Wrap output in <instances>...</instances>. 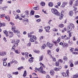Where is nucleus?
I'll return each mask as SVG.
<instances>
[{"instance_id": "nucleus-14", "label": "nucleus", "mask_w": 78, "mask_h": 78, "mask_svg": "<svg viewBox=\"0 0 78 78\" xmlns=\"http://www.w3.org/2000/svg\"><path fill=\"white\" fill-rule=\"evenodd\" d=\"M53 3L52 2H50L48 3V5L50 7H52V6H53Z\"/></svg>"}, {"instance_id": "nucleus-9", "label": "nucleus", "mask_w": 78, "mask_h": 78, "mask_svg": "<svg viewBox=\"0 0 78 78\" xmlns=\"http://www.w3.org/2000/svg\"><path fill=\"white\" fill-rule=\"evenodd\" d=\"M44 59V55H41L39 57V61H42Z\"/></svg>"}, {"instance_id": "nucleus-26", "label": "nucleus", "mask_w": 78, "mask_h": 78, "mask_svg": "<svg viewBox=\"0 0 78 78\" xmlns=\"http://www.w3.org/2000/svg\"><path fill=\"white\" fill-rule=\"evenodd\" d=\"M29 54L27 52H26L25 53V55H25V57L26 58H27H27H28V54Z\"/></svg>"}, {"instance_id": "nucleus-35", "label": "nucleus", "mask_w": 78, "mask_h": 78, "mask_svg": "<svg viewBox=\"0 0 78 78\" xmlns=\"http://www.w3.org/2000/svg\"><path fill=\"white\" fill-rule=\"evenodd\" d=\"M78 75L77 74H76L74 75L73 76V77L74 78H78Z\"/></svg>"}, {"instance_id": "nucleus-38", "label": "nucleus", "mask_w": 78, "mask_h": 78, "mask_svg": "<svg viewBox=\"0 0 78 78\" xmlns=\"http://www.w3.org/2000/svg\"><path fill=\"white\" fill-rule=\"evenodd\" d=\"M34 11H31L30 12V15H34Z\"/></svg>"}, {"instance_id": "nucleus-32", "label": "nucleus", "mask_w": 78, "mask_h": 78, "mask_svg": "<svg viewBox=\"0 0 78 78\" xmlns=\"http://www.w3.org/2000/svg\"><path fill=\"white\" fill-rule=\"evenodd\" d=\"M66 73L67 76H69V70H66Z\"/></svg>"}, {"instance_id": "nucleus-34", "label": "nucleus", "mask_w": 78, "mask_h": 78, "mask_svg": "<svg viewBox=\"0 0 78 78\" xmlns=\"http://www.w3.org/2000/svg\"><path fill=\"white\" fill-rule=\"evenodd\" d=\"M75 6H78V0H77L76 1Z\"/></svg>"}, {"instance_id": "nucleus-59", "label": "nucleus", "mask_w": 78, "mask_h": 78, "mask_svg": "<svg viewBox=\"0 0 78 78\" xmlns=\"http://www.w3.org/2000/svg\"><path fill=\"white\" fill-rule=\"evenodd\" d=\"M66 37V35H65L64 36H62V39H65V37Z\"/></svg>"}, {"instance_id": "nucleus-50", "label": "nucleus", "mask_w": 78, "mask_h": 78, "mask_svg": "<svg viewBox=\"0 0 78 78\" xmlns=\"http://www.w3.org/2000/svg\"><path fill=\"white\" fill-rule=\"evenodd\" d=\"M59 50H60V48L59 47L57 48L56 49V51L57 52H59Z\"/></svg>"}, {"instance_id": "nucleus-12", "label": "nucleus", "mask_w": 78, "mask_h": 78, "mask_svg": "<svg viewBox=\"0 0 78 78\" xmlns=\"http://www.w3.org/2000/svg\"><path fill=\"white\" fill-rule=\"evenodd\" d=\"M23 22H25L26 23L25 25H27V23H28V22H29V21L28 20H25V19H24L23 20Z\"/></svg>"}, {"instance_id": "nucleus-22", "label": "nucleus", "mask_w": 78, "mask_h": 78, "mask_svg": "<svg viewBox=\"0 0 78 78\" xmlns=\"http://www.w3.org/2000/svg\"><path fill=\"white\" fill-rule=\"evenodd\" d=\"M58 27L59 28H63V27H64V24H59Z\"/></svg>"}, {"instance_id": "nucleus-49", "label": "nucleus", "mask_w": 78, "mask_h": 78, "mask_svg": "<svg viewBox=\"0 0 78 78\" xmlns=\"http://www.w3.org/2000/svg\"><path fill=\"white\" fill-rule=\"evenodd\" d=\"M61 16H64V11H62L61 12Z\"/></svg>"}, {"instance_id": "nucleus-19", "label": "nucleus", "mask_w": 78, "mask_h": 78, "mask_svg": "<svg viewBox=\"0 0 78 78\" xmlns=\"http://www.w3.org/2000/svg\"><path fill=\"white\" fill-rule=\"evenodd\" d=\"M5 25H6V24L5 23H0V28H1L2 27H5Z\"/></svg>"}, {"instance_id": "nucleus-3", "label": "nucleus", "mask_w": 78, "mask_h": 78, "mask_svg": "<svg viewBox=\"0 0 78 78\" xmlns=\"http://www.w3.org/2000/svg\"><path fill=\"white\" fill-rule=\"evenodd\" d=\"M17 46H18V43L16 42L13 46L12 47V50H16V47Z\"/></svg>"}, {"instance_id": "nucleus-11", "label": "nucleus", "mask_w": 78, "mask_h": 78, "mask_svg": "<svg viewBox=\"0 0 78 78\" xmlns=\"http://www.w3.org/2000/svg\"><path fill=\"white\" fill-rule=\"evenodd\" d=\"M61 73L63 77H67V75H66V73L64 72H62Z\"/></svg>"}, {"instance_id": "nucleus-27", "label": "nucleus", "mask_w": 78, "mask_h": 78, "mask_svg": "<svg viewBox=\"0 0 78 78\" xmlns=\"http://www.w3.org/2000/svg\"><path fill=\"white\" fill-rule=\"evenodd\" d=\"M54 70H55V71H56L57 72H58V70H59V68H58L55 67L53 68Z\"/></svg>"}, {"instance_id": "nucleus-20", "label": "nucleus", "mask_w": 78, "mask_h": 78, "mask_svg": "<svg viewBox=\"0 0 78 78\" xmlns=\"http://www.w3.org/2000/svg\"><path fill=\"white\" fill-rule=\"evenodd\" d=\"M40 5L42 6H44L45 5V3L44 2H41Z\"/></svg>"}, {"instance_id": "nucleus-29", "label": "nucleus", "mask_w": 78, "mask_h": 78, "mask_svg": "<svg viewBox=\"0 0 78 78\" xmlns=\"http://www.w3.org/2000/svg\"><path fill=\"white\" fill-rule=\"evenodd\" d=\"M35 53H37V54H39L40 53V51L39 50H35L34 51Z\"/></svg>"}, {"instance_id": "nucleus-40", "label": "nucleus", "mask_w": 78, "mask_h": 78, "mask_svg": "<svg viewBox=\"0 0 78 78\" xmlns=\"http://www.w3.org/2000/svg\"><path fill=\"white\" fill-rule=\"evenodd\" d=\"M61 41V39H60V37H59V38H58L57 40L56 41L57 42L59 43V42Z\"/></svg>"}, {"instance_id": "nucleus-47", "label": "nucleus", "mask_w": 78, "mask_h": 78, "mask_svg": "<svg viewBox=\"0 0 78 78\" xmlns=\"http://www.w3.org/2000/svg\"><path fill=\"white\" fill-rule=\"evenodd\" d=\"M13 74H14V75H18L19 74V72H13Z\"/></svg>"}, {"instance_id": "nucleus-16", "label": "nucleus", "mask_w": 78, "mask_h": 78, "mask_svg": "<svg viewBox=\"0 0 78 78\" xmlns=\"http://www.w3.org/2000/svg\"><path fill=\"white\" fill-rule=\"evenodd\" d=\"M68 59L67 57L66 56H64L63 57V60H64L65 61L67 62V61H68Z\"/></svg>"}, {"instance_id": "nucleus-41", "label": "nucleus", "mask_w": 78, "mask_h": 78, "mask_svg": "<svg viewBox=\"0 0 78 78\" xmlns=\"http://www.w3.org/2000/svg\"><path fill=\"white\" fill-rule=\"evenodd\" d=\"M8 77L9 78H12V76H11V75L9 74L8 75Z\"/></svg>"}, {"instance_id": "nucleus-4", "label": "nucleus", "mask_w": 78, "mask_h": 78, "mask_svg": "<svg viewBox=\"0 0 78 78\" xmlns=\"http://www.w3.org/2000/svg\"><path fill=\"white\" fill-rule=\"evenodd\" d=\"M46 45L47 46L49 47V48H51V47H53V44H51L48 42H47Z\"/></svg>"}, {"instance_id": "nucleus-55", "label": "nucleus", "mask_w": 78, "mask_h": 78, "mask_svg": "<svg viewBox=\"0 0 78 78\" xmlns=\"http://www.w3.org/2000/svg\"><path fill=\"white\" fill-rule=\"evenodd\" d=\"M70 51H71L72 52H73V51H74V48H71V49H70Z\"/></svg>"}, {"instance_id": "nucleus-25", "label": "nucleus", "mask_w": 78, "mask_h": 78, "mask_svg": "<svg viewBox=\"0 0 78 78\" xmlns=\"http://www.w3.org/2000/svg\"><path fill=\"white\" fill-rule=\"evenodd\" d=\"M72 30L71 28H70V27L69 26L67 28V30H68V31H72Z\"/></svg>"}, {"instance_id": "nucleus-6", "label": "nucleus", "mask_w": 78, "mask_h": 78, "mask_svg": "<svg viewBox=\"0 0 78 78\" xmlns=\"http://www.w3.org/2000/svg\"><path fill=\"white\" fill-rule=\"evenodd\" d=\"M34 58L33 57H31L29 59V62H30V63H32V62H34V60L33 59Z\"/></svg>"}, {"instance_id": "nucleus-23", "label": "nucleus", "mask_w": 78, "mask_h": 78, "mask_svg": "<svg viewBox=\"0 0 78 78\" xmlns=\"http://www.w3.org/2000/svg\"><path fill=\"white\" fill-rule=\"evenodd\" d=\"M29 42H34L35 41L32 38H31L29 40Z\"/></svg>"}, {"instance_id": "nucleus-62", "label": "nucleus", "mask_w": 78, "mask_h": 78, "mask_svg": "<svg viewBox=\"0 0 78 78\" xmlns=\"http://www.w3.org/2000/svg\"><path fill=\"white\" fill-rule=\"evenodd\" d=\"M70 67H73V64L72 63H71L70 64Z\"/></svg>"}, {"instance_id": "nucleus-10", "label": "nucleus", "mask_w": 78, "mask_h": 78, "mask_svg": "<svg viewBox=\"0 0 78 78\" xmlns=\"http://www.w3.org/2000/svg\"><path fill=\"white\" fill-rule=\"evenodd\" d=\"M63 48H67V47H68V44H67L64 43V44L62 46Z\"/></svg>"}, {"instance_id": "nucleus-13", "label": "nucleus", "mask_w": 78, "mask_h": 78, "mask_svg": "<svg viewBox=\"0 0 78 78\" xmlns=\"http://www.w3.org/2000/svg\"><path fill=\"white\" fill-rule=\"evenodd\" d=\"M69 26L70 27V28L72 30V28H75V26L73 23L69 25Z\"/></svg>"}, {"instance_id": "nucleus-36", "label": "nucleus", "mask_w": 78, "mask_h": 78, "mask_svg": "<svg viewBox=\"0 0 78 78\" xmlns=\"http://www.w3.org/2000/svg\"><path fill=\"white\" fill-rule=\"evenodd\" d=\"M23 66H21L20 67H19L17 69L18 70H21V69H23Z\"/></svg>"}, {"instance_id": "nucleus-37", "label": "nucleus", "mask_w": 78, "mask_h": 78, "mask_svg": "<svg viewBox=\"0 0 78 78\" xmlns=\"http://www.w3.org/2000/svg\"><path fill=\"white\" fill-rule=\"evenodd\" d=\"M3 66H4L6 67V66H7V63H6V62H3Z\"/></svg>"}, {"instance_id": "nucleus-51", "label": "nucleus", "mask_w": 78, "mask_h": 78, "mask_svg": "<svg viewBox=\"0 0 78 78\" xmlns=\"http://www.w3.org/2000/svg\"><path fill=\"white\" fill-rule=\"evenodd\" d=\"M63 17H64V16H62V15H61L59 16V19L60 20H62V18H63Z\"/></svg>"}, {"instance_id": "nucleus-52", "label": "nucleus", "mask_w": 78, "mask_h": 78, "mask_svg": "<svg viewBox=\"0 0 78 78\" xmlns=\"http://www.w3.org/2000/svg\"><path fill=\"white\" fill-rule=\"evenodd\" d=\"M34 9L35 10H37V9H39V8H38V7H34Z\"/></svg>"}, {"instance_id": "nucleus-39", "label": "nucleus", "mask_w": 78, "mask_h": 78, "mask_svg": "<svg viewBox=\"0 0 78 78\" xmlns=\"http://www.w3.org/2000/svg\"><path fill=\"white\" fill-rule=\"evenodd\" d=\"M58 62H60V63H62L63 61H62L61 59H60L58 60Z\"/></svg>"}, {"instance_id": "nucleus-1", "label": "nucleus", "mask_w": 78, "mask_h": 78, "mask_svg": "<svg viewBox=\"0 0 78 78\" xmlns=\"http://www.w3.org/2000/svg\"><path fill=\"white\" fill-rule=\"evenodd\" d=\"M52 12L54 14H55L57 16H59L60 15V13H59L56 9H51Z\"/></svg>"}, {"instance_id": "nucleus-30", "label": "nucleus", "mask_w": 78, "mask_h": 78, "mask_svg": "<svg viewBox=\"0 0 78 78\" xmlns=\"http://www.w3.org/2000/svg\"><path fill=\"white\" fill-rule=\"evenodd\" d=\"M55 65L57 67H58L59 66V62H57L55 63Z\"/></svg>"}, {"instance_id": "nucleus-44", "label": "nucleus", "mask_w": 78, "mask_h": 78, "mask_svg": "<svg viewBox=\"0 0 78 78\" xmlns=\"http://www.w3.org/2000/svg\"><path fill=\"white\" fill-rule=\"evenodd\" d=\"M43 31V29H42V28H41L39 29V32L40 33H42Z\"/></svg>"}, {"instance_id": "nucleus-48", "label": "nucleus", "mask_w": 78, "mask_h": 78, "mask_svg": "<svg viewBox=\"0 0 78 78\" xmlns=\"http://www.w3.org/2000/svg\"><path fill=\"white\" fill-rule=\"evenodd\" d=\"M15 52L16 53H17V54H19L20 53V52H19V51H18V50H15Z\"/></svg>"}, {"instance_id": "nucleus-54", "label": "nucleus", "mask_w": 78, "mask_h": 78, "mask_svg": "<svg viewBox=\"0 0 78 78\" xmlns=\"http://www.w3.org/2000/svg\"><path fill=\"white\" fill-rule=\"evenodd\" d=\"M63 3L66 6L67 4V3H68V2H64Z\"/></svg>"}, {"instance_id": "nucleus-45", "label": "nucleus", "mask_w": 78, "mask_h": 78, "mask_svg": "<svg viewBox=\"0 0 78 78\" xmlns=\"http://www.w3.org/2000/svg\"><path fill=\"white\" fill-rule=\"evenodd\" d=\"M42 48L43 49H44L46 47V45L45 44H44L42 45Z\"/></svg>"}, {"instance_id": "nucleus-7", "label": "nucleus", "mask_w": 78, "mask_h": 78, "mask_svg": "<svg viewBox=\"0 0 78 78\" xmlns=\"http://www.w3.org/2000/svg\"><path fill=\"white\" fill-rule=\"evenodd\" d=\"M6 55V52L5 51H1L0 53L1 56H5Z\"/></svg>"}, {"instance_id": "nucleus-64", "label": "nucleus", "mask_w": 78, "mask_h": 78, "mask_svg": "<svg viewBox=\"0 0 78 78\" xmlns=\"http://www.w3.org/2000/svg\"><path fill=\"white\" fill-rule=\"evenodd\" d=\"M5 14L2 15L0 16V17H1V18H3V17H4V16H5Z\"/></svg>"}, {"instance_id": "nucleus-24", "label": "nucleus", "mask_w": 78, "mask_h": 78, "mask_svg": "<svg viewBox=\"0 0 78 78\" xmlns=\"http://www.w3.org/2000/svg\"><path fill=\"white\" fill-rule=\"evenodd\" d=\"M74 2V0H70L69 1V5H72V4H73V2Z\"/></svg>"}, {"instance_id": "nucleus-33", "label": "nucleus", "mask_w": 78, "mask_h": 78, "mask_svg": "<svg viewBox=\"0 0 78 78\" xmlns=\"http://www.w3.org/2000/svg\"><path fill=\"white\" fill-rule=\"evenodd\" d=\"M47 51L48 55H50L51 54V52L50 50H48Z\"/></svg>"}, {"instance_id": "nucleus-2", "label": "nucleus", "mask_w": 78, "mask_h": 78, "mask_svg": "<svg viewBox=\"0 0 78 78\" xmlns=\"http://www.w3.org/2000/svg\"><path fill=\"white\" fill-rule=\"evenodd\" d=\"M44 70V68L42 66H41L39 69H38V72L41 73H42L43 74H45V71L43 70Z\"/></svg>"}, {"instance_id": "nucleus-57", "label": "nucleus", "mask_w": 78, "mask_h": 78, "mask_svg": "<svg viewBox=\"0 0 78 78\" xmlns=\"http://www.w3.org/2000/svg\"><path fill=\"white\" fill-rule=\"evenodd\" d=\"M72 53L74 55H77V54H78V52H72Z\"/></svg>"}, {"instance_id": "nucleus-21", "label": "nucleus", "mask_w": 78, "mask_h": 78, "mask_svg": "<svg viewBox=\"0 0 78 78\" xmlns=\"http://www.w3.org/2000/svg\"><path fill=\"white\" fill-rule=\"evenodd\" d=\"M27 75V71L25 70L24 71V73L23 75V76L25 78L26 77V76Z\"/></svg>"}, {"instance_id": "nucleus-56", "label": "nucleus", "mask_w": 78, "mask_h": 78, "mask_svg": "<svg viewBox=\"0 0 78 78\" xmlns=\"http://www.w3.org/2000/svg\"><path fill=\"white\" fill-rule=\"evenodd\" d=\"M31 43H30V42L29 43L27 44V45L28 47H30L31 46Z\"/></svg>"}, {"instance_id": "nucleus-31", "label": "nucleus", "mask_w": 78, "mask_h": 78, "mask_svg": "<svg viewBox=\"0 0 78 78\" xmlns=\"http://www.w3.org/2000/svg\"><path fill=\"white\" fill-rule=\"evenodd\" d=\"M5 17L6 19H7V20H8V21H9L10 19H9V17L8 16H5Z\"/></svg>"}, {"instance_id": "nucleus-5", "label": "nucleus", "mask_w": 78, "mask_h": 78, "mask_svg": "<svg viewBox=\"0 0 78 78\" xmlns=\"http://www.w3.org/2000/svg\"><path fill=\"white\" fill-rule=\"evenodd\" d=\"M9 37L11 38L13 37L14 36V34H13V32H11L10 31H9Z\"/></svg>"}, {"instance_id": "nucleus-17", "label": "nucleus", "mask_w": 78, "mask_h": 78, "mask_svg": "<svg viewBox=\"0 0 78 78\" xmlns=\"http://www.w3.org/2000/svg\"><path fill=\"white\" fill-rule=\"evenodd\" d=\"M73 12L72 11H70L69 12V15L70 16H73Z\"/></svg>"}, {"instance_id": "nucleus-15", "label": "nucleus", "mask_w": 78, "mask_h": 78, "mask_svg": "<svg viewBox=\"0 0 78 78\" xmlns=\"http://www.w3.org/2000/svg\"><path fill=\"white\" fill-rule=\"evenodd\" d=\"M3 32L6 35V37H8V36H9V35H8V31H7V30H4Z\"/></svg>"}, {"instance_id": "nucleus-18", "label": "nucleus", "mask_w": 78, "mask_h": 78, "mask_svg": "<svg viewBox=\"0 0 78 78\" xmlns=\"http://www.w3.org/2000/svg\"><path fill=\"white\" fill-rule=\"evenodd\" d=\"M44 29H45L46 31H48L50 30V26H48L46 27H44Z\"/></svg>"}, {"instance_id": "nucleus-53", "label": "nucleus", "mask_w": 78, "mask_h": 78, "mask_svg": "<svg viewBox=\"0 0 78 78\" xmlns=\"http://www.w3.org/2000/svg\"><path fill=\"white\" fill-rule=\"evenodd\" d=\"M32 35L30 33L28 34V37H31Z\"/></svg>"}, {"instance_id": "nucleus-42", "label": "nucleus", "mask_w": 78, "mask_h": 78, "mask_svg": "<svg viewBox=\"0 0 78 78\" xmlns=\"http://www.w3.org/2000/svg\"><path fill=\"white\" fill-rule=\"evenodd\" d=\"M14 33H16L17 34H18L19 33V31H18V30H15L13 31Z\"/></svg>"}, {"instance_id": "nucleus-63", "label": "nucleus", "mask_w": 78, "mask_h": 78, "mask_svg": "<svg viewBox=\"0 0 78 78\" xmlns=\"http://www.w3.org/2000/svg\"><path fill=\"white\" fill-rule=\"evenodd\" d=\"M61 2H58L57 4L58 6H60V5H61Z\"/></svg>"}, {"instance_id": "nucleus-60", "label": "nucleus", "mask_w": 78, "mask_h": 78, "mask_svg": "<svg viewBox=\"0 0 78 78\" xmlns=\"http://www.w3.org/2000/svg\"><path fill=\"white\" fill-rule=\"evenodd\" d=\"M41 19H38L37 20V22H41Z\"/></svg>"}, {"instance_id": "nucleus-46", "label": "nucleus", "mask_w": 78, "mask_h": 78, "mask_svg": "<svg viewBox=\"0 0 78 78\" xmlns=\"http://www.w3.org/2000/svg\"><path fill=\"white\" fill-rule=\"evenodd\" d=\"M52 59H53V61H54V62H56V58L54 57H52Z\"/></svg>"}, {"instance_id": "nucleus-8", "label": "nucleus", "mask_w": 78, "mask_h": 78, "mask_svg": "<svg viewBox=\"0 0 78 78\" xmlns=\"http://www.w3.org/2000/svg\"><path fill=\"white\" fill-rule=\"evenodd\" d=\"M50 73L51 76H54V75H55V71L51 69L50 71Z\"/></svg>"}, {"instance_id": "nucleus-58", "label": "nucleus", "mask_w": 78, "mask_h": 78, "mask_svg": "<svg viewBox=\"0 0 78 78\" xmlns=\"http://www.w3.org/2000/svg\"><path fill=\"white\" fill-rule=\"evenodd\" d=\"M65 40H68V39H70V38L69 37H66V38L65 37Z\"/></svg>"}, {"instance_id": "nucleus-28", "label": "nucleus", "mask_w": 78, "mask_h": 78, "mask_svg": "<svg viewBox=\"0 0 78 78\" xmlns=\"http://www.w3.org/2000/svg\"><path fill=\"white\" fill-rule=\"evenodd\" d=\"M16 27L15 26H13L12 27V31H15L16 30Z\"/></svg>"}, {"instance_id": "nucleus-43", "label": "nucleus", "mask_w": 78, "mask_h": 78, "mask_svg": "<svg viewBox=\"0 0 78 78\" xmlns=\"http://www.w3.org/2000/svg\"><path fill=\"white\" fill-rule=\"evenodd\" d=\"M32 39H34V41H35L36 38V36H32Z\"/></svg>"}, {"instance_id": "nucleus-61", "label": "nucleus", "mask_w": 78, "mask_h": 78, "mask_svg": "<svg viewBox=\"0 0 78 78\" xmlns=\"http://www.w3.org/2000/svg\"><path fill=\"white\" fill-rule=\"evenodd\" d=\"M75 65H77L78 64V61H76L74 63Z\"/></svg>"}]
</instances>
